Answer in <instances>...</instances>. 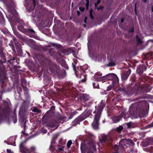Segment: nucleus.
<instances>
[{
    "instance_id": "obj_1",
    "label": "nucleus",
    "mask_w": 153,
    "mask_h": 153,
    "mask_svg": "<svg viewBox=\"0 0 153 153\" xmlns=\"http://www.w3.org/2000/svg\"><path fill=\"white\" fill-rule=\"evenodd\" d=\"M105 106L103 100H102L100 103L98 105L97 108H96V110L94 111L95 114L94 121L92 125L94 128L95 129H98L99 125V121L100 117V114L102 111Z\"/></svg>"
},
{
    "instance_id": "obj_2",
    "label": "nucleus",
    "mask_w": 153,
    "mask_h": 153,
    "mask_svg": "<svg viewBox=\"0 0 153 153\" xmlns=\"http://www.w3.org/2000/svg\"><path fill=\"white\" fill-rule=\"evenodd\" d=\"M95 142L94 140L90 141L88 146L86 142H82L81 144V150L82 153H94V151L96 150Z\"/></svg>"
},
{
    "instance_id": "obj_3",
    "label": "nucleus",
    "mask_w": 153,
    "mask_h": 153,
    "mask_svg": "<svg viewBox=\"0 0 153 153\" xmlns=\"http://www.w3.org/2000/svg\"><path fill=\"white\" fill-rule=\"evenodd\" d=\"M105 78L107 80H112L113 86H114L116 84L119 82V79L117 76L113 74H110L105 76Z\"/></svg>"
},
{
    "instance_id": "obj_4",
    "label": "nucleus",
    "mask_w": 153,
    "mask_h": 153,
    "mask_svg": "<svg viewBox=\"0 0 153 153\" xmlns=\"http://www.w3.org/2000/svg\"><path fill=\"white\" fill-rule=\"evenodd\" d=\"M18 28L20 31L30 36H33V35L35 34V32L33 30L25 29L23 26L21 25H19L18 26Z\"/></svg>"
},
{
    "instance_id": "obj_5",
    "label": "nucleus",
    "mask_w": 153,
    "mask_h": 153,
    "mask_svg": "<svg viewBox=\"0 0 153 153\" xmlns=\"http://www.w3.org/2000/svg\"><path fill=\"white\" fill-rule=\"evenodd\" d=\"M25 5L30 11L33 10L36 6L35 0H26Z\"/></svg>"
},
{
    "instance_id": "obj_6",
    "label": "nucleus",
    "mask_w": 153,
    "mask_h": 153,
    "mask_svg": "<svg viewBox=\"0 0 153 153\" xmlns=\"http://www.w3.org/2000/svg\"><path fill=\"white\" fill-rule=\"evenodd\" d=\"M126 144L132 146L133 144V143L132 140L130 139H123L120 141L119 143V145L120 147L125 148V146Z\"/></svg>"
},
{
    "instance_id": "obj_7",
    "label": "nucleus",
    "mask_w": 153,
    "mask_h": 153,
    "mask_svg": "<svg viewBox=\"0 0 153 153\" xmlns=\"http://www.w3.org/2000/svg\"><path fill=\"white\" fill-rule=\"evenodd\" d=\"M102 74L99 72L95 74L94 76L95 80L97 81H102L106 79L105 76H101Z\"/></svg>"
},
{
    "instance_id": "obj_8",
    "label": "nucleus",
    "mask_w": 153,
    "mask_h": 153,
    "mask_svg": "<svg viewBox=\"0 0 153 153\" xmlns=\"http://www.w3.org/2000/svg\"><path fill=\"white\" fill-rule=\"evenodd\" d=\"M107 58L108 59L111 61L107 65L108 66H113L115 65V63L114 61L115 58L114 56L113 55L108 54L107 56Z\"/></svg>"
},
{
    "instance_id": "obj_9",
    "label": "nucleus",
    "mask_w": 153,
    "mask_h": 153,
    "mask_svg": "<svg viewBox=\"0 0 153 153\" xmlns=\"http://www.w3.org/2000/svg\"><path fill=\"white\" fill-rule=\"evenodd\" d=\"M152 89L151 87L148 85H146L144 86H140L138 90H141L142 92L145 91L148 92L150 91Z\"/></svg>"
},
{
    "instance_id": "obj_10",
    "label": "nucleus",
    "mask_w": 153,
    "mask_h": 153,
    "mask_svg": "<svg viewBox=\"0 0 153 153\" xmlns=\"http://www.w3.org/2000/svg\"><path fill=\"white\" fill-rule=\"evenodd\" d=\"M152 89L151 87L148 85H146L144 86H140L138 90H141L142 92L145 91L148 92L150 91Z\"/></svg>"
},
{
    "instance_id": "obj_11",
    "label": "nucleus",
    "mask_w": 153,
    "mask_h": 153,
    "mask_svg": "<svg viewBox=\"0 0 153 153\" xmlns=\"http://www.w3.org/2000/svg\"><path fill=\"white\" fill-rule=\"evenodd\" d=\"M131 72V70L130 69H128L127 71L123 73L121 76L122 79L123 80H126L130 75Z\"/></svg>"
},
{
    "instance_id": "obj_12",
    "label": "nucleus",
    "mask_w": 153,
    "mask_h": 153,
    "mask_svg": "<svg viewBox=\"0 0 153 153\" xmlns=\"http://www.w3.org/2000/svg\"><path fill=\"white\" fill-rule=\"evenodd\" d=\"M48 125L50 128H54V129H56L58 126V123L55 121L50 122L48 124Z\"/></svg>"
},
{
    "instance_id": "obj_13",
    "label": "nucleus",
    "mask_w": 153,
    "mask_h": 153,
    "mask_svg": "<svg viewBox=\"0 0 153 153\" xmlns=\"http://www.w3.org/2000/svg\"><path fill=\"white\" fill-rule=\"evenodd\" d=\"M143 68H144V70H146V67L145 66H138L137 68V72L139 74H141L143 73Z\"/></svg>"
},
{
    "instance_id": "obj_14",
    "label": "nucleus",
    "mask_w": 153,
    "mask_h": 153,
    "mask_svg": "<svg viewBox=\"0 0 153 153\" xmlns=\"http://www.w3.org/2000/svg\"><path fill=\"white\" fill-rule=\"evenodd\" d=\"M81 117H79V118L76 119L73 122V125L74 126L77 125L80 121H82L85 118H84L80 120L79 119Z\"/></svg>"
},
{
    "instance_id": "obj_15",
    "label": "nucleus",
    "mask_w": 153,
    "mask_h": 153,
    "mask_svg": "<svg viewBox=\"0 0 153 153\" xmlns=\"http://www.w3.org/2000/svg\"><path fill=\"white\" fill-rule=\"evenodd\" d=\"M16 138L14 137H11L9 138L8 140V142L7 143L8 144H10L12 145L15 146V143H13L11 142L12 140H15Z\"/></svg>"
},
{
    "instance_id": "obj_16",
    "label": "nucleus",
    "mask_w": 153,
    "mask_h": 153,
    "mask_svg": "<svg viewBox=\"0 0 153 153\" xmlns=\"http://www.w3.org/2000/svg\"><path fill=\"white\" fill-rule=\"evenodd\" d=\"M82 98L83 100L85 101L86 102L88 100L90 97L88 95L86 94H84L82 95Z\"/></svg>"
},
{
    "instance_id": "obj_17",
    "label": "nucleus",
    "mask_w": 153,
    "mask_h": 153,
    "mask_svg": "<svg viewBox=\"0 0 153 153\" xmlns=\"http://www.w3.org/2000/svg\"><path fill=\"white\" fill-rule=\"evenodd\" d=\"M80 77L81 78H82L81 81L82 82H84L86 81V76L85 75L84 71L83 72V73H81L80 75Z\"/></svg>"
},
{
    "instance_id": "obj_18",
    "label": "nucleus",
    "mask_w": 153,
    "mask_h": 153,
    "mask_svg": "<svg viewBox=\"0 0 153 153\" xmlns=\"http://www.w3.org/2000/svg\"><path fill=\"white\" fill-rule=\"evenodd\" d=\"M16 35L18 36V37L20 39L26 42L27 40V39L20 35L18 33H16Z\"/></svg>"
},
{
    "instance_id": "obj_19",
    "label": "nucleus",
    "mask_w": 153,
    "mask_h": 153,
    "mask_svg": "<svg viewBox=\"0 0 153 153\" xmlns=\"http://www.w3.org/2000/svg\"><path fill=\"white\" fill-rule=\"evenodd\" d=\"M120 116L114 117L112 118V120L114 123H117L120 120Z\"/></svg>"
},
{
    "instance_id": "obj_20",
    "label": "nucleus",
    "mask_w": 153,
    "mask_h": 153,
    "mask_svg": "<svg viewBox=\"0 0 153 153\" xmlns=\"http://www.w3.org/2000/svg\"><path fill=\"white\" fill-rule=\"evenodd\" d=\"M107 138V136L105 135H104L102 137V139H100V142L102 143H104L106 140Z\"/></svg>"
},
{
    "instance_id": "obj_21",
    "label": "nucleus",
    "mask_w": 153,
    "mask_h": 153,
    "mask_svg": "<svg viewBox=\"0 0 153 153\" xmlns=\"http://www.w3.org/2000/svg\"><path fill=\"white\" fill-rule=\"evenodd\" d=\"M66 142V140H65L63 139L62 138H61L59 141V146L60 145H64L65 143Z\"/></svg>"
},
{
    "instance_id": "obj_22",
    "label": "nucleus",
    "mask_w": 153,
    "mask_h": 153,
    "mask_svg": "<svg viewBox=\"0 0 153 153\" xmlns=\"http://www.w3.org/2000/svg\"><path fill=\"white\" fill-rule=\"evenodd\" d=\"M134 107V106L133 105H131L129 109V113L130 114H132L133 112L134 111V110L133 109V108Z\"/></svg>"
},
{
    "instance_id": "obj_23",
    "label": "nucleus",
    "mask_w": 153,
    "mask_h": 153,
    "mask_svg": "<svg viewBox=\"0 0 153 153\" xmlns=\"http://www.w3.org/2000/svg\"><path fill=\"white\" fill-rule=\"evenodd\" d=\"M128 128H131L133 127V123L131 122H129L126 123Z\"/></svg>"
},
{
    "instance_id": "obj_24",
    "label": "nucleus",
    "mask_w": 153,
    "mask_h": 153,
    "mask_svg": "<svg viewBox=\"0 0 153 153\" xmlns=\"http://www.w3.org/2000/svg\"><path fill=\"white\" fill-rule=\"evenodd\" d=\"M102 58L101 56L99 55L96 56L95 60L98 61H100L101 60Z\"/></svg>"
},
{
    "instance_id": "obj_25",
    "label": "nucleus",
    "mask_w": 153,
    "mask_h": 153,
    "mask_svg": "<svg viewBox=\"0 0 153 153\" xmlns=\"http://www.w3.org/2000/svg\"><path fill=\"white\" fill-rule=\"evenodd\" d=\"M93 86L94 88H99V84L98 83H97V82H96L95 83H93Z\"/></svg>"
},
{
    "instance_id": "obj_26",
    "label": "nucleus",
    "mask_w": 153,
    "mask_h": 153,
    "mask_svg": "<svg viewBox=\"0 0 153 153\" xmlns=\"http://www.w3.org/2000/svg\"><path fill=\"white\" fill-rule=\"evenodd\" d=\"M6 4H7L8 3L11 2L12 0H1Z\"/></svg>"
},
{
    "instance_id": "obj_27",
    "label": "nucleus",
    "mask_w": 153,
    "mask_h": 153,
    "mask_svg": "<svg viewBox=\"0 0 153 153\" xmlns=\"http://www.w3.org/2000/svg\"><path fill=\"white\" fill-rule=\"evenodd\" d=\"M123 127L122 126H120L117 129V131L118 132H120L123 129Z\"/></svg>"
},
{
    "instance_id": "obj_28",
    "label": "nucleus",
    "mask_w": 153,
    "mask_h": 153,
    "mask_svg": "<svg viewBox=\"0 0 153 153\" xmlns=\"http://www.w3.org/2000/svg\"><path fill=\"white\" fill-rule=\"evenodd\" d=\"M33 111L36 112L38 113H40V111L36 108H34L32 110Z\"/></svg>"
},
{
    "instance_id": "obj_29",
    "label": "nucleus",
    "mask_w": 153,
    "mask_h": 153,
    "mask_svg": "<svg viewBox=\"0 0 153 153\" xmlns=\"http://www.w3.org/2000/svg\"><path fill=\"white\" fill-rule=\"evenodd\" d=\"M72 144V141L71 140H70L68 141L67 143V146L68 148H69L70 147L71 144Z\"/></svg>"
},
{
    "instance_id": "obj_30",
    "label": "nucleus",
    "mask_w": 153,
    "mask_h": 153,
    "mask_svg": "<svg viewBox=\"0 0 153 153\" xmlns=\"http://www.w3.org/2000/svg\"><path fill=\"white\" fill-rule=\"evenodd\" d=\"M136 39L137 42L138 43H140L142 42L141 39L139 38L137 35V36Z\"/></svg>"
},
{
    "instance_id": "obj_31",
    "label": "nucleus",
    "mask_w": 153,
    "mask_h": 153,
    "mask_svg": "<svg viewBox=\"0 0 153 153\" xmlns=\"http://www.w3.org/2000/svg\"><path fill=\"white\" fill-rule=\"evenodd\" d=\"M73 68L74 70L75 71V74L76 77H79L77 72L75 70V66L73 64Z\"/></svg>"
},
{
    "instance_id": "obj_32",
    "label": "nucleus",
    "mask_w": 153,
    "mask_h": 153,
    "mask_svg": "<svg viewBox=\"0 0 153 153\" xmlns=\"http://www.w3.org/2000/svg\"><path fill=\"white\" fill-rule=\"evenodd\" d=\"M64 148V146H62L61 147H59V148L58 149V151L59 152L63 150V149Z\"/></svg>"
},
{
    "instance_id": "obj_33",
    "label": "nucleus",
    "mask_w": 153,
    "mask_h": 153,
    "mask_svg": "<svg viewBox=\"0 0 153 153\" xmlns=\"http://www.w3.org/2000/svg\"><path fill=\"white\" fill-rule=\"evenodd\" d=\"M113 149H114V150L116 151H117V150H118V145H115L113 148Z\"/></svg>"
},
{
    "instance_id": "obj_34",
    "label": "nucleus",
    "mask_w": 153,
    "mask_h": 153,
    "mask_svg": "<svg viewBox=\"0 0 153 153\" xmlns=\"http://www.w3.org/2000/svg\"><path fill=\"white\" fill-rule=\"evenodd\" d=\"M101 2L100 0H97V3H95V5L96 7H97V5L99 4Z\"/></svg>"
},
{
    "instance_id": "obj_35",
    "label": "nucleus",
    "mask_w": 153,
    "mask_h": 153,
    "mask_svg": "<svg viewBox=\"0 0 153 153\" xmlns=\"http://www.w3.org/2000/svg\"><path fill=\"white\" fill-rule=\"evenodd\" d=\"M7 153H13V152L10 149H7Z\"/></svg>"
},
{
    "instance_id": "obj_36",
    "label": "nucleus",
    "mask_w": 153,
    "mask_h": 153,
    "mask_svg": "<svg viewBox=\"0 0 153 153\" xmlns=\"http://www.w3.org/2000/svg\"><path fill=\"white\" fill-rule=\"evenodd\" d=\"M112 87L111 86H108L107 88V91H110V90L111 88H112Z\"/></svg>"
},
{
    "instance_id": "obj_37",
    "label": "nucleus",
    "mask_w": 153,
    "mask_h": 153,
    "mask_svg": "<svg viewBox=\"0 0 153 153\" xmlns=\"http://www.w3.org/2000/svg\"><path fill=\"white\" fill-rule=\"evenodd\" d=\"M79 9L81 11H83L85 9V7H79Z\"/></svg>"
},
{
    "instance_id": "obj_38",
    "label": "nucleus",
    "mask_w": 153,
    "mask_h": 153,
    "mask_svg": "<svg viewBox=\"0 0 153 153\" xmlns=\"http://www.w3.org/2000/svg\"><path fill=\"white\" fill-rule=\"evenodd\" d=\"M149 144L153 143V138L150 139L149 140Z\"/></svg>"
},
{
    "instance_id": "obj_39",
    "label": "nucleus",
    "mask_w": 153,
    "mask_h": 153,
    "mask_svg": "<svg viewBox=\"0 0 153 153\" xmlns=\"http://www.w3.org/2000/svg\"><path fill=\"white\" fill-rule=\"evenodd\" d=\"M91 13V10L90 11V17L91 18H93V16H92Z\"/></svg>"
},
{
    "instance_id": "obj_40",
    "label": "nucleus",
    "mask_w": 153,
    "mask_h": 153,
    "mask_svg": "<svg viewBox=\"0 0 153 153\" xmlns=\"http://www.w3.org/2000/svg\"><path fill=\"white\" fill-rule=\"evenodd\" d=\"M134 31L133 28H131V29H130L129 30V32H133Z\"/></svg>"
},
{
    "instance_id": "obj_41",
    "label": "nucleus",
    "mask_w": 153,
    "mask_h": 153,
    "mask_svg": "<svg viewBox=\"0 0 153 153\" xmlns=\"http://www.w3.org/2000/svg\"><path fill=\"white\" fill-rule=\"evenodd\" d=\"M64 67L66 69H68V66L66 64H65L64 65Z\"/></svg>"
},
{
    "instance_id": "obj_42",
    "label": "nucleus",
    "mask_w": 153,
    "mask_h": 153,
    "mask_svg": "<svg viewBox=\"0 0 153 153\" xmlns=\"http://www.w3.org/2000/svg\"><path fill=\"white\" fill-rule=\"evenodd\" d=\"M77 14H78V15L79 16L80 14V11L79 10H78L77 11Z\"/></svg>"
},
{
    "instance_id": "obj_43",
    "label": "nucleus",
    "mask_w": 153,
    "mask_h": 153,
    "mask_svg": "<svg viewBox=\"0 0 153 153\" xmlns=\"http://www.w3.org/2000/svg\"><path fill=\"white\" fill-rule=\"evenodd\" d=\"M86 66H84L83 67H80V68L82 69V70H83V68H84Z\"/></svg>"
},
{
    "instance_id": "obj_44",
    "label": "nucleus",
    "mask_w": 153,
    "mask_h": 153,
    "mask_svg": "<svg viewBox=\"0 0 153 153\" xmlns=\"http://www.w3.org/2000/svg\"><path fill=\"white\" fill-rule=\"evenodd\" d=\"M47 132V131L46 130H44V131L43 132V133H46Z\"/></svg>"
},
{
    "instance_id": "obj_45",
    "label": "nucleus",
    "mask_w": 153,
    "mask_h": 153,
    "mask_svg": "<svg viewBox=\"0 0 153 153\" xmlns=\"http://www.w3.org/2000/svg\"><path fill=\"white\" fill-rule=\"evenodd\" d=\"M86 19H87L86 18V17H85V20H84V22H85V23H86Z\"/></svg>"
},
{
    "instance_id": "obj_46",
    "label": "nucleus",
    "mask_w": 153,
    "mask_h": 153,
    "mask_svg": "<svg viewBox=\"0 0 153 153\" xmlns=\"http://www.w3.org/2000/svg\"><path fill=\"white\" fill-rule=\"evenodd\" d=\"M124 20L123 19H122L121 21V22H123Z\"/></svg>"
},
{
    "instance_id": "obj_47",
    "label": "nucleus",
    "mask_w": 153,
    "mask_h": 153,
    "mask_svg": "<svg viewBox=\"0 0 153 153\" xmlns=\"http://www.w3.org/2000/svg\"><path fill=\"white\" fill-rule=\"evenodd\" d=\"M143 1L144 2H146L147 0H143Z\"/></svg>"
},
{
    "instance_id": "obj_48",
    "label": "nucleus",
    "mask_w": 153,
    "mask_h": 153,
    "mask_svg": "<svg viewBox=\"0 0 153 153\" xmlns=\"http://www.w3.org/2000/svg\"><path fill=\"white\" fill-rule=\"evenodd\" d=\"M136 5H135V11L136 13Z\"/></svg>"
},
{
    "instance_id": "obj_49",
    "label": "nucleus",
    "mask_w": 153,
    "mask_h": 153,
    "mask_svg": "<svg viewBox=\"0 0 153 153\" xmlns=\"http://www.w3.org/2000/svg\"><path fill=\"white\" fill-rule=\"evenodd\" d=\"M101 9V6H100V7L99 8H97V9L98 10H99V9ZM102 9V8H101V9Z\"/></svg>"
},
{
    "instance_id": "obj_50",
    "label": "nucleus",
    "mask_w": 153,
    "mask_h": 153,
    "mask_svg": "<svg viewBox=\"0 0 153 153\" xmlns=\"http://www.w3.org/2000/svg\"><path fill=\"white\" fill-rule=\"evenodd\" d=\"M16 121H17L16 120H14V121L13 122H14V123H16Z\"/></svg>"
},
{
    "instance_id": "obj_51",
    "label": "nucleus",
    "mask_w": 153,
    "mask_h": 153,
    "mask_svg": "<svg viewBox=\"0 0 153 153\" xmlns=\"http://www.w3.org/2000/svg\"><path fill=\"white\" fill-rule=\"evenodd\" d=\"M152 12H153V6H152Z\"/></svg>"
},
{
    "instance_id": "obj_52",
    "label": "nucleus",
    "mask_w": 153,
    "mask_h": 153,
    "mask_svg": "<svg viewBox=\"0 0 153 153\" xmlns=\"http://www.w3.org/2000/svg\"><path fill=\"white\" fill-rule=\"evenodd\" d=\"M114 153H119V152L117 151H116V152H114Z\"/></svg>"
},
{
    "instance_id": "obj_53",
    "label": "nucleus",
    "mask_w": 153,
    "mask_h": 153,
    "mask_svg": "<svg viewBox=\"0 0 153 153\" xmlns=\"http://www.w3.org/2000/svg\"><path fill=\"white\" fill-rule=\"evenodd\" d=\"M39 38V37H36V39H38Z\"/></svg>"
},
{
    "instance_id": "obj_54",
    "label": "nucleus",
    "mask_w": 153,
    "mask_h": 153,
    "mask_svg": "<svg viewBox=\"0 0 153 153\" xmlns=\"http://www.w3.org/2000/svg\"><path fill=\"white\" fill-rule=\"evenodd\" d=\"M84 25V27H85L86 26V25L85 24Z\"/></svg>"
},
{
    "instance_id": "obj_55",
    "label": "nucleus",
    "mask_w": 153,
    "mask_h": 153,
    "mask_svg": "<svg viewBox=\"0 0 153 153\" xmlns=\"http://www.w3.org/2000/svg\"><path fill=\"white\" fill-rule=\"evenodd\" d=\"M122 115V116H123V115ZM123 117L124 118H125V117H124V116H123Z\"/></svg>"
},
{
    "instance_id": "obj_56",
    "label": "nucleus",
    "mask_w": 153,
    "mask_h": 153,
    "mask_svg": "<svg viewBox=\"0 0 153 153\" xmlns=\"http://www.w3.org/2000/svg\"><path fill=\"white\" fill-rule=\"evenodd\" d=\"M98 146H100V145H99V143H98Z\"/></svg>"
},
{
    "instance_id": "obj_57",
    "label": "nucleus",
    "mask_w": 153,
    "mask_h": 153,
    "mask_svg": "<svg viewBox=\"0 0 153 153\" xmlns=\"http://www.w3.org/2000/svg\"><path fill=\"white\" fill-rule=\"evenodd\" d=\"M152 126H153V124H152Z\"/></svg>"
},
{
    "instance_id": "obj_58",
    "label": "nucleus",
    "mask_w": 153,
    "mask_h": 153,
    "mask_svg": "<svg viewBox=\"0 0 153 153\" xmlns=\"http://www.w3.org/2000/svg\"><path fill=\"white\" fill-rule=\"evenodd\" d=\"M73 5V4L72 3V4H71V5L72 6Z\"/></svg>"
},
{
    "instance_id": "obj_59",
    "label": "nucleus",
    "mask_w": 153,
    "mask_h": 153,
    "mask_svg": "<svg viewBox=\"0 0 153 153\" xmlns=\"http://www.w3.org/2000/svg\"><path fill=\"white\" fill-rule=\"evenodd\" d=\"M1 99V97L0 96V99Z\"/></svg>"
},
{
    "instance_id": "obj_60",
    "label": "nucleus",
    "mask_w": 153,
    "mask_h": 153,
    "mask_svg": "<svg viewBox=\"0 0 153 153\" xmlns=\"http://www.w3.org/2000/svg\"><path fill=\"white\" fill-rule=\"evenodd\" d=\"M103 123H104V121H103Z\"/></svg>"
}]
</instances>
